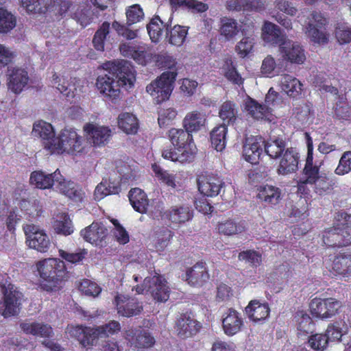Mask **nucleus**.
Here are the masks:
<instances>
[{"label":"nucleus","mask_w":351,"mask_h":351,"mask_svg":"<svg viewBox=\"0 0 351 351\" xmlns=\"http://www.w3.org/2000/svg\"><path fill=\"white\" fill-rule=\"evenodd\" d=\"M105 73L97 79L96 86L99 93L112 101L120 96V88H132L136 81L134 66L128 61L108 62L104 64Z\"/></svg>","instance_id":"nucleus-1"},{"label":"nucleus","mask_w":351,"mask_h":351,"mask_svg":"<svg viewBox=\"0 0 351 351\" xmlns=\"http://www.w3.org/2000/svg\"><path fill=\"white\" fill-rule=\"evenodd\" d=\"M51 154L82 156L87 154L84 137L76 129L66 128L58 136L45 145Z\"/></svg>","instance_id":"nucleus-2"},{"label":"nucleus","mask_w":351,"mask_h":351,"mask_svg":"<svg viewBox=\"0 0 351 351\" xmlns=\"http://www.w3.org/2000/svg\"><path fill=\"white\" fill-rule=\"evenodd\" d=\"M334 225L322 232L323 243L332 248L351 245V214L344 211L335 213Z\"/></svg>","instance_id":"nucleus-3"},{"label":"nucleus","mask_w":351,"mask_h":351,"mask_svg":"<svg viewBox=\"0 0 351 351\" xmlns=\"http://www.w3.org/2000/svg\"><path fill=\"white\" fill-rule=\"evenodd\" d=\"M169 137L173 146L162 152V157L181 163L191 160L196 152L191 134L186 130L172 128Z\"/></svg>","instance_id":"nucleus-4"},{"label":"nucleus","mask_w":351,"mask_h":351,"mask_svg":"<svg viewBox=\"0 0 351 351\" xmlns=\"http://www.w3.org/2000/svg\"><path fill=\"white\" fill-rule=\"evenodd\" d=\"M120 330V323L115 320L110 321L97 328L82 325L71 326L67 328L69 335L77 340L84 348L93 346L99 337H107L119 332Z\"/></svg>","instance_id":"nucleus-5"},{"label":"nucleus","mask_w":351,"mask_h":351,"mask_svg":"<svg viewBox=\"0 0 351 351\" xmlns=\"http://www.w3.org/2000/svg\"><path fill=\"white\" fill-rule=\"evenodd\" d=\"M37 269L43 280L41 286L47 291H56L66 274V266L59 258H47L39 261Z\"/></svg>","instance_id":"nucleus-6"},{"label":"nucleus","mask_w":351,"mask_h":351,"mask_svg":"<svg viewBox=\"0 0 351 351\" xmlns=\"http://www.w3.org/2000/svg\"><path fill=\"white\" fill-rule=\"evenodd\" d=\"M326 19L321 12L314 11L307 19L303 31L310 42L314 45H324L329 41L330 34L325 28Z\"/></svg>","instance_id":"nucleus-7"},{"label":"nucleus","mask_w":351,"mask_h":351,"mask_svg":"<svg viewBox=\"0 0 351 351\" xmlns=\"http://www.w3.org/2000/svg\"><path fill=\"white\" fill-rule=\"evenodd\" d=\"M176 76V71H165L147 86L146 91L156 104L169 99L174 88Z\"/></svg>","instance_id":"nucleus-8"},{"label":"nucleus","mask_w":351,"mask_h":351,"mask_svg":"<svg viewBox=\"0 0 351 351\" xmlns=\"http://www.w3.org/2000/svg\"><path fill=\"white\" fill-rule=\"evenodd\" d=\"M343 306L342 302L335 298H315L311 300L309 308L314 318L327 321L337 315Z\"/></svg>","instance_id":"nucleus-9"},{"label":"nucleus","mask_w":351,"mask_h":351,"mask_svg":"<svg viewBox=\"0 0 351 351\" xmlns=\"http://www.w3.org/2000/svg\"><path fill=\"white\" fill-rule=\"evenodd\" d=\"M1 277L0 287L3 294L4 306L2 315L4 317H9L15 315L18 313L21 304V300L23 295L14 285L8 281L10 277L7 274Z\"/></svg>","instance_id":"nucleus-10"},{"label":"nucleus","mask_w":351,"mask_h":351,"mask_svg":"<svg viewBox=\"0 0 351 351\" xmlns=\"http://www.w3.org/2000/svg\"><path fill=\"white\" fill-rule=\"evenodd\" d=\"M86 142L93 147L106 146L112 136V130L106 125L95 123H86L83 126Z\"/></svg>","instance_id":"nucleus-11"},{"label":"nucleus","mask_w":351,"mask_h":351,"mask_svg":"<svg viewBox=\"0 0 351 351\" xmlns=\"http://www.w3.org/2000/svg\"><path fill=\"white\" fill-rule=\"evenodd\" d=\"M51 84L69 101L79 98L82 93L83 82L77 78L66 80L64 76L54 73Z\"/></svg>","instance_id":"nucleus-12"},{"label":"nucleus","mask_w":351,"mask_h":351,"mask_svg":"<svg viewBox=\"0 0 351 351\" xmlns=\"http://www.w3.org/2000/svg\"><path fill=\"white\" fill-rule=\"evenodd\" d=\"M29 247L44 253L49 250L51 242L47 234L38 226L26 224L23 227Z\"/></svg>","instance_id":"nucleus-13"},{"label":"nucleus","mask_w":351,"mask_h":351,"mask_svg":"<svg viewBox=\"0 0 351 351\" xmlns=\"http://www.w3.org/2000/svg\"><path fill=\"white\" fill-rule=\"evenodd\" d=\"M114 304L117 313L124 317L139 315L143 311V302L136 298L117 293L114 297Z\"/></svg>","instance_id":"nucleus-14"},{"label":"nucleus","mask_w":351,"mask_h":351,"mask_svg":"<svg viewBox=\"0 0 351 351\" xmlns=\"http://www.w3.org/2000/svg\"><path fill=\"white\" fill-rule=\"evenodd\" d=\"M124 337L131 347L137 350L152 348L156 342L154 337L148 329L141 326L130 328L124 332Z\"/></svg>","instance_id":"nucleus-15"},{"label":"nucleus","mask_w":351,"mask_h":351,"mask_svg":"<svg viewBox=\"0 0 351 351\" xmlns=\"http://www.w3.org/2000/svg\"><path fill=\"white\" fill-rule=\"evenodd\" d=\"M278 51L284 60L291 64H302L306 60L305 50L297 41L286 38L280 44Z\"/></svg>","instance_id":"nucleus-16"},{"label":"nucleus","mask_w":351,"mask_h":351,"mask_svg":"<svg viewBox=\"0 0 351 351\" xmlns=\"http://www.w3.org/2000/svg\"><path fill=\"white\" fill-rule=\"evenodd\" d=\"M121 53L134 59L138 64L146 65L152 62L153 53L145 45H135L131 43H122L119 47Z\"/></svg>","instance_id":"nucleus-17"},{"label":"nucleus","mask_w":351,"mask_h":351,"mask_svg":"<svg viewBox=\"0 0 351 351\" xmlns=\"http://www.w3.org/2000/svg\"><path fill=\"white\" fill-rule=\"evenodd\" d=\"M80 235L86 241L102 247L106 244L108 229L101 223L93 222L81 230Z\"/></svg>","instance_id":"nucleus-18"},{"label":"nucleus","mask_w":351,"mask_h":351,"mask_svg":"<svg viewBox=\"0 0 351 351\" xmlns=\"http://www.w3.org/2000/svg\"><path fill=\"white\" fill-rule=\"evenodd\" d=\"M123 177H108L96 186L94 191V198L97 201L104 199L112 194H119L121 191V180ZM125 180L128 177H124Z\"/></svg>","instance_id":"nucleus-19"},{"label":"nucleus","mask_w":351,"mask_h":351,"mask_svg":"<svg viewBox=\"0 0 351 351\" xmlns=\"http://www.w3.org/2000/svg\"><path fill=\"white\" fill-rule=\"evenodd\" d=\"M244 326V320L240 313L233 308H229L223 315L222 328L228 336L239 332Z\"/></svg>","instance_id":"nucleus-20"},{"label":"nucleus","mask_w":351,"mask_h":351,"mask_svg":"<svg viewBox=\"0 0 351 351\" xmlns=\"http://www.w3.org/2000/svg\"><path fill=\"white\" fill-rule=\"evenodd\" d=\"M210 275L206 263L197 262L186 271V281L192 287H201L209 280Z\"/></svg>","instance_id":"nucleus-21"},{"label":"nucleus","mask_w":351,"mask_h":351,"mask_svg":"<svg viewBox=\"0 0 351 351\" xmlns=\"http://www.w3.org/2000/svg\"><path fill=\"white\" fill-rule=\"evenodd\" d=\"M247 318L254 323H261L269 316L270 308L267 302H261L259 300H252L245 308Z\"/></svg>","instance_id":"nucleus-22"},{"label":"nucleus","mask_w":351,"mask_h":351,"mask_svg":"<svg viewBox=\"0 0 351 351\" xmlns=\"http://www.w3.org/2000/svg\"><path fill=\"white\" fill-rule=\"evenodd\" d=\"M278 85L281 90L291 98L298 99L304 92L303 84L298 79L289 74L280 75L278 80Z\"/></svg>","instance_id":"nucleus-23"},{"label":"nucleus","mask_w":351,"mask_h":351,"mask_svg":"<svg viewBox=\"0 0 351 351\" xmlns=\"http://www.w3.org/2000/svg\"><path fill=\"white\" fill-rule=\"evenodd\" d=\"M261 38L265 45L279 47L286 40L287 36L279 26L271 22L265 21L261 27Z\"/></svg>","instance_id":"nucleus-24"},{"label":"nucleus","mask_w":351,"mask_h":351,"mask_svg":"<svg viewBox=\"0 0 351 351\" xmlns=\"http://www.w3.org/2000/svg\"><path fill=\"white\" fill-rule=\"evenodd\" d=\"M7 75L8 88L15 93H21L27 85L29 77L27 72L23 69L9 67Z\"/></svg>","instance_id":"nucleus-25"},{"label":"nucleus","mask_w":351,"mask_h":351,"mask_svg":"<svg viewBox=\"0 0 351 351\" xmlns=\"http://www.w3.org/2000/svg\"><path fill=\"white\" fill-rule=\"evenodd\" d=\"M149 293L157 302H164L169 298L170 289L167 280L160 275L155 273L151 278Z\"/></svg>","instance_id":"nucleus-26"},{"label":"nucleus","mask_w":351,"mask_h":351,"mask_svg":"<svg viewBox=\"0 0 351 351\" xmlns=\"http://www.w3.org/2000/svg\"><path fill=\"white\" fill-rule=\"evenodd\" d=\"M217 228L221 234L233 236L244 232L247 229V223L239 217L228 218L219 221Z\"/></svg>","instance_id":"nucleus-27"},{"label":"nucleus","mask_w":351,"mask_h":351,"mask_svg":"<svg viewBox=\"0 0 351 351\" xmlns=\"http://www.w3.org/2000/svg\"><path fill=\"white\" fill-rule=\"evenodd\" d=\"M174 235V232L167 227L156 228L153 233L152 241L155 251L158 253L165 252L171 244Z\"/></svg>","instance_id":"nucleus-28"},{"label":"nucleus","mask_w":351,"mask_h":351,"mask_svg":"<svg viewBox=\"0 0 351 351\" xmlns=\"http://www.w3.org/2000/svg\"><path fill=\"white\" fill-rule=\"evenodd\" d=\"M56 181L57 182L56 189L60 193L75 202L83 201L85 193L81 189L77 187L73 182L66 180L64 177H57Z\"/></svg>","instance_id":"nucleus-29"},{"label":"nucleus","mask_w":351,"mask_h":351,"mask_svg":"<svg viewBox=\"0 0 351 351\" xmlns=\"http://www.w3.org/2000/svg\"><path fill=\"white\" fill-rule=\"evenodd\" d=\"M178 335L182 339L191 337L199 330L201 326L189 316L181 315L176 323Z\"/></svg>","instance_id":"nucleus-30"},{"label":"nucleus","mask_w":351,"mask_h":351,"mask_svg":"<svg viewBox=\"0 0 351 351\" xmlns=\"http://www.w3.org/2000/svg\"><path fill=\"white\" fill-rule=\"evenodd\" d=\"M263 144V141L257 137L247 138L243 149L245 160L251 164L257 163L262 153Z\"/></svg>","instance_id":"nucleus-31"},{"label":"nucleus","mask_w":351,"mask_h":351,"mask_svg":"<svg viewBox=\"0 0 351 351\" xmlns=\"http://www.w3.org/2000/svg\"><path fill=\"white\" fill-rule=\"evenodd\" d=\"M298 153L293 148H287L280 160L278 169L279 174L293 173L298 169Z\"/></svg>","instance_id":"nucleus-32"},{"label":"nucleus","mask_w":351,"mask_h":351,"mask_svg":"<svg viewBox=\"0 0 351 351\" xmlns=\"http://www.w3.org/2000/svg\"><path fill=\"white\" fill-rule=\"evenodd\" d=\"M162 217L176 224L184 223L193 217V211L188 206H173L164 212Z\"/></svg>","instance_id":"nucleus-33"},{"label":"nucleus","mask_w":351,"mask_h":351,"mask_svg":"<svg viewBox=\"0 0 351 351\" xmlns=\"http://www.w3.org/2000/svg\"><path fill=\"white\" fill-rule=\"evenodd\" d=\"M197 182L198 190L207 197L217 195L221 186L219 177H197Z\"/></svg>","instance_id":"nucleus-34"},{"label":"nucleus","mask_w":351,"mask_h":351,"mask_svg":"<svg viewBox=\"0 0 351 351\" xmlns=\"http://www.w3.org/2000/svg\"><path fill=\"white\" fill-rule=\"evenodd\" d=\"M257 191V197L271 206L278 204L281 199V191L274 186H260Z\"/></svg>","instance_id":"nucleus-35"},{"label":"nucleus","mask_w":351,"mask_h":351,"mask_svg":"<svg viewBox=\"0 0 351 351\" xmlns=\"http://www.w3.org/2000/svg\"><path fill=\"white\" fill-rule=\"evenodd\" d=\"M245 109L248 114L255 119H265L269 121L272 120L271 107L260 104L252 99H249L245 102Z\"/></svg>","instance_id":"nucleus-36"},{"label":"nucleus","mask_w":351,"mask_h":351,"mask_svg":"<svg viewBox=\"0 0 351 351\" xmlns=\"http://www.w3.org/2000/svg\"><path fill=\"white\" fill-rule=\"evenodd\" d=\"M332 269L337 274L351 276V252H339L335 256Z\"/></svg>","instance_id":"nucleus-37"},{"label":"nucleus","mask_w":351,"mask_h":351,"mask_svg":"<svg viewBox=\"0 0 351 351\" xmlns=\"http://www.w3.org/2000/svg\"><path fill=\"white\" fill-rule=\"evenodd\" d=\"M205 123V114L196 110L188 112L183 120L184 128L190 134L202 130Z\"/></svg>","instance_id":"nucleus-38"},{"label":"nucleus","mask_w":351,"mask_h":351,"mask_svg":"<svg viewBox=\"0 0 351 351\" xmlns=\"http://www.w3.org/2000/svg\"><path fill=\"white\" fill-rule=\"evenodd\" d=\"M129 200L133 208L140 213H145L149 200L146 193L139 188L132 189L129 192Z\"/></svg>","instance_id":"nucleus-39"},{"label":"nucleus","mask_w":351,"mask_h":351,"mask_svg":"<svg viewBox=\"0 0 351 351\" xmlns=\"http://www.w3.org/2000/svg\"><path fill=\"white\" fill-rule=\"evenodd\" d=\"M118 127L127 134H134L138 129L137 118L132 113L122 112L117 118Z\"/></svg>","instance_id":"nucleus-40"},{"label":"nucleus","mask_w":351,"mask_h":351,"mask_svg":"<svg viewBox=\"0 0 351 351\" xmlns=\"http://www.w3.org/2000/svg\"><path fill=\"white\" fill-rule=\"evenodd\" d=\"M20 206L21 210L26 216L27 219L29 221H36L43 212V206L40 204V202L36 199H23L20 203Z\"/></svg>","instance_id":"nucleus-41"},{"label":"nucleus","mask_w":351,"mask_h":351,"mask_svg":"<svg viewBox=\"0 0 351 351\" xmlns=\"http://www.w3.org/2000/svg\"><path fill=\"white\" fill-rule=\"evenodd\" d=\"M307 147V156L304 169L306 176H317L319 173L320 165L313 164V144L312 138L308 133H305Z\"/></svg>","instance_id":"nucleus-42"},{"label":"nucleus","mask_w":351,"mask_h":351,"mask_svg":"<svg viewBox=\"0 0 351 351\" xmlns=\"http://www.w3.org/2000/svg\"><path fill=\"white\" fill-rule=\"evenodd\" d=\"M228 128L226 124L215 127L210 132L212 146L217 151L221 152L226 145V134Z\"/></svg>","instance_id":"nucleus-43"},{"label":"nucleus","mask_w":351,"mask_h":351,"mask_svg":"<svg viewBox=\"0 0 351 351\" xmlns=\"http://www.w3.org/2000/svg\"><path fill=\"white\" fill-rule=\"evenodd\" d=\"M16 25V16L4 7L0 6V33L7 34Z\"/></svg>","instance_id":"nucleus-44"},{"label":"nucleus","mask_w":351,"mask_h":351,"mask_svg":"<svg viewBox=\"0 0 351 351\" xmlns=\"http://www.w3.org/2000/svg\"><path fill=\"white\" fill-rule=\"evenodd\" d=\"M32 133L36 136H39L43 140H47L48 143L56 136H54V130L51 124L43 120L34 123Z\"/></svg>","instance_id":"nucleus-45"},{"label":"nucleus","mask_w":351,"mask_h":351,"mask_svg":"<svg viewBox=\"0 0 351 351\" xmlns=\"http://www.w3.org/2000/svg\"><path fill=\"white\" fill-rule=\"evenodd\" d=\"M167 37L171 45L178 47L183 45L188 34V29L186 27L177 25L170 30H168L167 27Z\"/></svg>","instance_id":"nucleus-46"},{"label":"nucleus","mask_w":351,"mask_h":351,"mask_svg":"<svg viewBox=\"0 0 351 351\" xmlns=\"http://www.w3.org/2000/svg\"><path fill=\"white\" fill-rule=\"evenodd\" d=\"M307 180L313 184V189L320 195L330 192L335 184L329 177H306Z\"/></svg>","instance_id":"nucleus-47"},{"label":"nucleus","mask_w":351,"mask_h":351,"mask_svg":"<svg viewBox=\"0 0 351 351\" xmlns=\"http://www.w3.org/2000/svg\"><path fill=\"white\" fill-rule=\"evenodd\" d=\"M166 23L160 19L158 16L153 17L147 25V29L150 39L154 43H157L160 39L163 29Z\"/></svg>","instance_id":"nucleus-48"},{"label":"nucleus","mask_w":351,"mask_h":351,"mask_svg":"<svg viewBox=\"0 0 351 351\" xmlns=\"http://www.w3.org/2000/svg\"><path fill=\"white\" fill-rule=\"evenodd\" d=\"M221 70L224 76L230 82L237 84H242L243 80L236 70L230 57H226L223 60Z\"/></svg>","instance_id":"nucleus-49"},{"label":"nucleus","mask_w":351,"mask_h":351,"mask_svg":"<svg viewBox=\"0 0 351 351\" xmlns=\"http://www.w3.org/2000/svg\"><path fill=\"white\" fill-rule=\"evenodd\" d=\"M172 9H178L180 7H186L193 12H204L208 8V5L195 0H169Z\"/></svg>","instance_id":"nucleus-50"},{"label":"nucleus","mask_w":351,"mask_h":351,"mask_svg":"<svg viewBox=\"0 0 351 351\" xmlns=\"http://www.w3.org/2000/svg\"><path fill=\"white\" fill-rule=\"evenodd\" d=\"M255 43L256 39L253 35L244 36L237 44L235 50L237 54L243 58L253 52Z\"/></svg>","instance_id":"nucleus-51"},{"label":"nucleus","mask_w":351,"mask_h":351,"mask_svg":"<svg viewBox=\"0 0 351 351\" xmlns=\"http://www.w3.org/2000/svg\"><path fill=\"white\" fill-rule=\"evenodd\" d=\"M221 34L229 40L236 36L240 28L236 20L230 18H223L221 20Z\"/></svg>","instance_id":"nucleus-52"},{"label":"nucleus","mask_w":351,"mask_h":351,"mask_svg":"<svg viewBox=\"0 0 351 351\" xmlns=\"http://www.w3.org/2000/svg\"><path fill=\"white\" fill-rule=\"evenodd\" d=\"M238 258L239 261L248 263L253 268L260 266L263 261L261 253L254 250L241 251L239 253Z\"/></svg>","instance_id":"nucleus-53"},{"label":"nucleus","mask_w":351,"mask_h":351,"mask_svg":"<svg viewBox=\"0 0 351 351\" xmlns=\"http://www.w3.org/2000/svg\"><path fill=\"white\" fill-rule=\"evenodd\" d=\"M293 117L300 123H309L312 121L311 107L308 104H298L293 108Z\"/></svg>","instance_id":"nucleus-54"},{"label":"nucleus","mask_w":351,"mask_h":351,"mask_svg":"<svg viewBox=\"0 0 351 351\" xmlns=\"http://www.w3.org/2000/svg\"><path fill=\"white\" fill-rule=\"evenodd\" d=\"M285 148V143L282 138H271L265 145V152L273 158H278Z\"/></svg>","instance_id":"nucleus-55"},{"label":"nucleus","mask_w":351,"mask_h":351,"mask_svg":"<svg viewBox=\"0 0 351 351\" xmlns=\"http://www.w3.org/2000/svg\"><path fill=\"white\" fill-rule=\"evenodd\" d=\"M53 228L56 233L65 236L73 233L72 221L66 214L60 216V219L54 221Z\"/></svg>","instance_id":"nucleus-56"},{"label":"nucleus","mask_w":351,"mask_h":351,"mask_svg":"<svg viewBox=\"0 0 351 351\" xmlns=\"http://www.w3.org/2000/svg\"><path fill=\"white\" fill-rule=\"evenodd\" d=\"M309 347L315 351H324L328 346V337L323 333H316L309 336L308 339Z\"/></svg>","instance_id":"nucleus-57"},{"label":"nucleus","mask_w":351,"mask_h":351,"mask_svg":"<svg viewBox=\"0 0 351 351\" xmlns=\"http://www.w3.org/2000/svg\"><path fill=\"white\" fill-rule=\"evenodd\" d=\"M298 323V330L308 333L313 326V322L310 315L304 311H298L295 316Z\"/></svg>","instance_id":"nucleus-58"},{"label":"nucleus","mask_w":351,"mask_h":351,"mask_svg":"<svg viewBox=\"0 0 351 351\" xmlns=\"http://www.w3.org/2000/svg\"><path fill=\"white\" fill-rule=\"evenodd\" d=\"M110 23L104 22L100 28L96 32L93 40V43L95 48L97 51H104V40L106 36L109 34Z\"/></svg>","instance_id":"nucleus-59"},{"label":"nucleus","mask_w":351,"mask_h":351,"mask_svg":"<svg viewBox=\"0 0 351 351\" xmlns=\"http://www.w3.org/2000/svg\"><path fill=\"white\" fill-rule=\"evenodd\" d=\"M23 9L28 14H37L43 12L45 0H20Z\"/></svg>","instance_id":"nucleus-60"},{"label":"nucleus","mask_w":351,"mask_h":351,"mask_svg":"<svg viewBox=\"0 0 351 351\" xmlns=\"http://www.w3.org/2000/svg\"><path fill=\"white\" fill-rule=\"evenodd\" d=\"M152 62H155L158 66L169 69H173L177 64L176 59L166 52L153 53Z\"/></svg>","instance_id":"nucleus-61"},{"label":"nucleus","mask_w":351,"mask_h":351,"mask_svg":"<svg viewBox=\"0 0 351 351\" xmlns=\"http://www.w3.org/2000/svg\"><path fill=\"white\" fill-rule=\"evenodd\" d=\"M237 113L234 104L230 101H226L221 106L219 117L223 121L230 123L235 120Z\"/></svg>","instance_id":"nucleus-62"},{"label":"nucleus","mask_w":351,"mask_h":351,"mask_svg":"<svg viewBox=\"0 0 351 351\" xmlns=\"http://www.w3.org/2000/svg\"><path fill=\"white\" fill-rule=\"evenodd\" d=\"M79 290L86 295L96 297L101 291V288L95 282L84 279L80 283Z\"/></svg>","instance_id":"nucleus-63"},{"label":"nucleus","mask_w":351,"mask_h":351,"mask_svg":"<svg viewBox=\"0 0 351 351\" xmlns=\"http://www.w3.org/2000/svg\"><path fill=\"white\" fill-rule=\"evenodd\" d=\"M335 37L339 44L351 43V27L347 24H339L335 29Z\"/></svg>","instance_id":"nucleus-64"}]
</instances>
